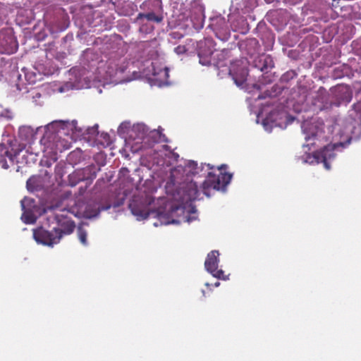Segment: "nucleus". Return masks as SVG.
<instances>
[{
    "mask_svg": "<svg viewBox=\"0 0 361 361\" xmlns=\"http://www.w3.org/2000/svg\"><path fill=\"white\" fill-rule=\"evenodd\" d=\"M200 167L194 161H188L184 166H178L171 171V179L173 183H178L176 175L178 173L186 174V181L180 184L173 194V200L178 204L171 206L168 212L155 211L151 207L154 199L151 195L134 196L129 204V208L132 214L140 221L148 218L151 214H154L158 221L154 223V226L159 225L178 224L179 221L173 218V214L179 209L184 210L188 204L194 200H200V192L198 190L197 183L190 180L189 177L199 173Z\"/></svg>",
    "mask_w": 361,
    "mask_h": 361,
    "instance_id": "nucleus-1",
    "label": "nucleus"
},
{
    "mask_svg": "<svg viewBox=\"0 0 361 361\" xmlns=\"http://www.w3.org/2000/svg\"><path fill=\"white\" fill-rule=\"evenodd\" d=\"M126 66L121 58L111 56L106 61L99 59L98 54L91 49L85 50L80 59V66L72 68L69 71V80L60 87L63 92L71 89L80 90L90 87L91 80L104 79L110 82L120 83Z\"/></svg>",
    "mask_w": 361,
    "mask_h": 361,
    "instance_id": "nucleus-2",
    "label": "nucleus"
},
{
    "mask_svg": "<svg viewBox=\"0 0 361 361\" xmlns=\"http://www.w3.org/2000/svg\"><path fill=\"white\" fill-rule=\"evenodd\" d=\"M77 121L71 122L68 121H54L44 128L42 126L36 130L29 126L19 128L18 137L22 141L30 144L35 138L36 133L44 130V133L40 139V144L43 146V152L50 157L55 156L61 152L68 142L63 136H68L71 133H82V128L77 127Z\"/></svg>",
    "mask_w": 361,
    "mask_h": 361,
    "instance_id": "nucleus-3",
    "label": "nucleus"
},
{
    "mask_svg": "<svg viewBox=\"0 0 361 361\" xmlns=\"http://www.w3.org/2000/svg\"><path fill=\"white\" fill-rule=\"evenodd\" d=\"M355 129V124L351 122L336 123L329 128V130L333 134L332 140L334 142L327 145L318 151L321 163L324 164L326 169H331L329 161L334 159L336 157L334 151L338 150L340 147L344 148L350 143Z\"/></svg>",
    "mask_w": 361,
    "mask_h": 361,
    "instance_id": "nucleus-4",
    "label": "nucleus"
},
{
    "mask_svg": "<svg viewBox=\"0 0 361 361\" xmlns=\"http://www.w3.org/2000/svg\"><path fill=\"white\" fill-rule=\"evenodd\" d=\"M68 212L66 209L61 210L59 212L54 214V219L59 226L65 227L66 232L62 231L61 228H54L49 231L43 227H38L33 229V238L39 244L44 246H53L59 243L63 234H68L73 232L75 224L73 221L68 217Z\"/></svg>",
    "mask_w": 361,
    "mask_h": 361,
    "instance_id": "nucleus-5",
    "label": "nucleus"
},
{
    "mask_svg": "<svg viewBox=\"0 0 361 361\" xmlns=\"http://www.w3.org/2000/svg\"><path fill=\"white\" fill-rule=\"evenodd\" d=\"M232 178V174L228 173H221L216 176L212 172L208 173L206 180L202 185V192L207 197H210L209 190L225 191L226 186L230 183Z\"/></svg>",
    "mask_w": 361,
    "mask_h": 361,
    "instance_id": "nucleus-6",
    "label": "nucleus"
},
{
    "mask_svg": "<svg viewBox=\"0 0 361 361\" xmlns=\"http://www.w3.org/2000/svg\"><path fill=\"white\" fill-rule=\"evenodd\" d=\"M295 118L283 111H272L262 121V126L266 131L271 132L273 127L285 129L292 123Z\"/></svg>",
    "mask_w": 361,
    "mask_h": 361,
    "instance_id": "nucleus-7",
    "label": "nucleus"
},
{
    "mask_svg": "<svg viewBox=\"0 0 361 361\" xmlns=\"http://www.w3.org/2000/svg\"><path fill=\"white\" fill-rule=\"evenodd\" d=\"M331 99L329 103H326L319 109H327L333 106L338 107L341 105H347L352 99V91L349 87L338 85L331 90Z\"/></svg>",
    "mask_w": 361,
    "mask_h": 361,
    "instance_id": "nucleus-8",
    "label": "nucleus"
},
{
    "mask_svg": "<svg viewBox=\"0 0 361 361\" xmlns=\"http://www.w3.org/2000/svg\"><path fill=\"white\" fill-rule=\"evenodd\" d=\"M227 73L232 78L235 84L241 88H245L248 70L247 63L245 60H236L231 63L228 68H226Z\"/></svg>",
    "mask_w": 361,
    "mask_h": 361,
    "instance_id": "nucleus-9",
    "label": "nucleus"
},
{
    "mask_svg": "<svg viewBox=\"0 0 361 361\" xmlns=\"http://www.w3.org/2000/svg\"><path fill=\"white\" fill-rule=\"evenodd\" d=\"M301 128L306 142H308L322 135L324 133V123L319 118H312L310 120L304 121L301 125Z\"/></svg>",
    "mask_w": 361,
    "mask_h": 361,
    "instance_id": "nucleus-10",
    "label": "nucleus"
},
{
    "mask_svg": "<svg viewBox=\"0 0 361 361\" xmlns=\"http://www.w3.org/2000/svg\"><path fill=\"white\" fill-rule=\"evenodd\" d=\"M10 150L6 147L4 144H0V164L4 169H7L9 166L7 164L5 157H8L11 162H14L17 155L25 147V144L21 143L17 145L16 140H9Z\"/></svg>",
    "mask_w": 361,
    "mask_h": 361,
    "instance_id": "nucleus-11",
    "label": "nucleus"
},
{
    "mask_svg": "<svg viewBox=\"0 0 361 361\" xmlns=\"http://www.w3.org/2000/svg\"><path fill=\"white\" fill-rule=\"evenodd\" d=\"M148 129V127L144 123H137L133 125L129 130V142H135L131 147L133 152H137L142 148V142H145Z\"/></svg>",
    "mask_w": 361,
    "mask_h": 361,
    "instance_id": "nucleus-12",
    "label": "nucleus"
},
{
    "mask_svg": "<svg viewBox=\"0 0 361 361\" xmlns=\"http://www.w3.org/2000/svg\"><path fill=\"white\" fill-rule=\"evenodd\" d=\"M18 44L10 28L0 31V54H12L16 51Z\"/></svg>",
    "mask_w": 361,
    "mask_h": 361,
    "instance_id": "nucleus-13",
    "label": "nucleus"
},
{
    "mask_svg": "<svg viewBox=\"0 0 361 361\" xmlns=\"http://www.w3.org/2000/svg\"><path fill=\"white\" fill-rule=\"evenodd\" d=\"M214 32L215 35L220 40L228 41L231 37L230 30L226 19L222 16H216L211 18L209 25Z\"/></svg>",
    "mask_w": 361,
    "mask_h": 361,
    "instance_id": "nucleus-14",
    "label": "nucleus"
},
{
    "mask_svg": "<svg viewBox=\"0 0 361 361\" xmlns=\"http://www.w3.org/2000/svg\"><path fill=\"white\" fill-rule=\"evenodd\" d=\"M20 204L23 211L22 221L25 224L35 223L37 219L35 213L38 210L35 200L33 198L25 197L20 201Z\"/></svg>",
    "mask_w": 361,
    "mask_h": 361,
    "instance_id": "nucleus-15",
    "label": "nucleus"
},
{
    "mask_svg": "<svg viewBox=\"0 0 361 361\" xmlns=\"http://www.w3.org/2000/svg\"><path fill=\"white\" fill-rule=\"evenodd\" d=\"M25 79L29 85H33L43 78V75H49L51 71L47 70L43 64L37 63L32 69L23 68Z\"/></svg>",
    "mask_w": 361,
    "mask_h": 361,
    "instance_id": "nucleus-16",
    "label": "nucleus"
},
{
    "mask_svg": "<svg viewBox=\"0 0 361 361\" xmlns=\"http://www.w3.org/2000/svg\"><path fill=\"white\" fill-rule=\"evenodd\" d=\"M190 18L195 29L199 30L202 28L204 21V6L201 4H195L192 8Z\"/></svg>",
    "mask_w": 361,
    "mask_h": 361,
    "instance_id": "nucleus-17",
    "label": "nucleus"
},
{
    "mask_svg": "<svg viewBox=\"0 0 361 361\" xmlns=\"http://www.w3.org/2000/svg\"><path fill=\"white\" fill-rule=\"evenodd\" d=\"M254 66L260 71L267 73L274 67V63L270 55H262L255 59Z\"/></svg>",
    "mask_w": 361,
    "mask_h": 361,
    "instance_id": "nucleus-18",
    "label": "nucleus"
},
{
    "mask_svg": "<svg viewBox=\"0 0 361 361\" xmlns=\"http://www.w3.org/2000/svg\"><path fill=\"white\" fill-rule=\"evenodd\" d=\"M16 88L19 92H21L23 94H27L26 98L31 99L36 105H42L43 101L41 99L42 95L38 89H28L27 87H21L19 84L16 85Z\"/></svg>",
    "mask_w": 361,
    "mask_h": 361,
    "instance_id": "nucleus-19",
    "label": "nucleus"
},
{
    "mask_svg": "<svg viewBox=\"0 0 361 361\" xmlns=\"http://www.w3.org/2000/svg\"><path fill=\"white\" fill-rule=\"evenodd\" d=\"M82 176H84V181L90 185L93 179L96 178L97 172L100 170L97 166L94 164L89 165L85 168L79 169Z\"/></svg>",
    "mask_w": 361,
    "mask_h": 361,
    "instance_id": "nucleus-20",
    "label": "nucleus"
},
{
    "mask_svg": "<svg viewBox=\"0 0 361 361\" xmlns=\"http://www.w3.org/2000/svg\"><path fill=\"white\" fill-rule=\"evenodd\" d=\"M166 141L167 140L165 135L160 133L159 130H157L155 129L149 130L148 129V133L147 135L145 142H161Z\"/></svg>",
    "mask_w": 361,
    "mask_h": 361,
    "instance_id": "nucleus-21",
    "label": "nucleus"
},
{
    "mask_svg": "<svg viewBox=\"0 0 361 361\" xmlns=\"http://www.w3.org/2000/svg\"><path fill=\"white\" fill-rule=\"evenodd\" d=\"M213 52L210 50L204 51L203 49H200L198 51V57L200 63L203 66H209L211 63Z\"/></svg>",
    "mask_w": 361,
    "mask_h": 361,
    "instance_id": "nucleus-22",
    "label": "nucleus"
},
{
    "mask_svg": "<svg viewBox=\"0 0 361 361\" xmlns=\"http://www.w3.org/2000/svg\"><path fill=\"white\" fill-rule=\"evenodd\" d=\"M349 114L354 121L358 120L361 122V99L352 105Z\"/></svg>",
    "mask_w": 361,
    "mask_h": 361,
    "instance_id": "nucleus-23",
    "label": "nucleus"
},
{
    "mask_svg": "<svg viewBox=\"0 0 361 361\" xmlns=\"http://www.w3.org/2000/svg\"><path fill=\"white\" fill-rule=\"evenodd\" d=\"M68 185L71 187L75 186L80 181H84V176H82L79 169L68 175Z\"/></svg>",
    "mask_w": 361,
    "mask_h": 361,
    "instance_id": "nucleus-24",
    "label": "nucleus"
},
{
    "mask_svg": "<svg viewBox=\"0 0 361 361\" xmlns=\"http://www.w3.org/2000/svg\"><path fill=\"white\" fill-rule=\"evenodd\" d=\"M142 18H146L149 21H154L156 23H160L163 20V17L161 16H157L154 12H149L147 13H140L137 15L136 20L139 21Z\"/></svg>",
    "mask_w": 361,
    "mask_h": 361,
    "instance_id": "nucleus-25",
    "label": "nucleus"
},
{
    "mask_svg": "<svg viewBox=\"0 0 361 361\" xmlns=\"http://www.w3.org/2000/svg\"><path fill=\"white\" fill-rule=\"evenodd\" d=\"M302 159L304 163H307L310 164L321 163L318 152L314 153L313 154H306L302 157Z\"/></svg>",
    "mask_w": 361,
    "mask_h": 361,
    "instance_id": "nucleus-26",
    "label": "nucleus"
},
{
    "mask_svg": "<svg viewBox=\"0 0 361 361\" xmlns=\"http://www.w3.org/2000/svg\"><path fill=\"white\" fill-rule=\"evenodd\" d=\"M13 118V111L0 104V119L11 120Z\"/></svg>",
    "mask_w": 361,
    "mask_h": 361,
    "instance_id": "nucleus-27",
    "label": "nucleus"
},
{
    "mask_svg": "<svg viewBox=\"0 0 361 361\" xmlns=\"http://www.w3.org/2000/svg\"><path fill=\"white\" fill-rule=\"evenodd\" d=\"M131 129L129 122H123L118 128V133L119 135L128 134L129 138V130Z\"/></svg>",
    "mask_w": 361,
    "mask_h": 361,
    "instance_id": "nucleus-28",
    "label": "nucleus"
},
{
    "mask_svg": "<svg viewBox=\"0 0 361 361\" xmlns=\"http://www.w3.org/2000/svg\"><path fill=\"white\" fill-rule=\"evenodd\" d=\"M78 238L81 242L82 246H87V233L85 230L82 228L78 229Z\"/></svg>",
    "mask_w": 361,
    "mask_h": 361,
    "instance_id": "nucleus-29",
    "label": "nucleus"
},
{
    "mask_svg": "<svg viewBox=\"0 0 361 361\" xmlns=\"http://www.w3.org/2000/svg\"><path fill=\"white\" fill-rule=\"evenodd\" d=\"M111 207V204H109V203L105 205H99V206H98L97 209L95 212V213L90 214L89 217L90 218L97 217L101 211L107 210V209H110Z\"/></svg>",
    "mask_w": 361,
    "mask_h": 361,
    "instance_id": "nucleus-30",
    "label": "nucleus"
},
{
    "mask_svg": "<svg viewBox=\"0 0 361 361\" xmlns=\"http://www.w3.org/2000/svg\"><path fill=\"white\" fill-rule=\"evenodd\" d=\"M153 70H154V72H153L154 75H160L165 78H168V76H169V69L166 67L159 69V71L158 72L156 71L155 68H153Z\"/></svg>",
    "mask_w": 361,
    "mask_h": 361,
    "instance_id": "nucleus-31",
    "label": "nucleus"
},
{
    "mask_svg": "<svg viewBox=\"0 0 361 361\" xmlns=\"http://www.w3.org/2000/svg\"><path fill=\"white\" fill-rule=\"evenodd\" d=\"M27 188L29 190H33L36 188L35 185V177H30L26 182Z\"/></svg>",
    "mask_w": 361,
    "mask_h": 361,
    "instance_id": "nucleus-32",
    "label": "nucleus"
},
{
    "mask_svg": "<svg viewBox=\"0 0 361 361\" xmlns=\"http://www.w3.org/2000/svg\"><path fill=\"white\" fill-rule=\"evenodd\" d=\"M97 128H98V126L95 125L94 127H92L91 128H88L87 129V131H88L87 133L88 134H92V135L97 134L98 133Z\"/></svg>",
    "mask_w": 361,
    "mask_h": 361,
    "instance_id": "nucleus-33",
    "label": "nucleus"
},
{
    "mask_svg": "<svg viewBox=\"0 0 361 361\" xmlns=\"http://www.w3.org/2000/svg\"><path fill=\"white\" fill-rule=\"evenodd\" d=\"M175 51L177 54H183L186 51V49L183 46H178L175 49Z\"/></svg>",
    "mask_w": 361,
    "mask_h": 361,
    "instance_id": "nucleus-34",
    "label": "nucleus"
},
{
    "mask_svg": "<svg viewBox=\"0 0 361 361\" xmlns=\"http://www.w3.org/2000/svg\"><path fill=\"white\" fill-rule=\"evenodd\" d=\"M87 188V184L86 185V186L85 188L80 187L79 188V194L82 195L85 192Z\"/></svg>",
    "mask_w": 361,
    "mask_h": 361,
    "instance_id": "nucleus-35",
    "label": "nucleus"
},
{
    "mask_svg": "<svg viewBox=\"0 0 361 361\" xmlns=\"http://www.w3.org/2000/svg\"><path fill=\"white\" fill-rule=\"evenodd\" d=\"M239 20H240L241 23L243 24L242 29L243 30H245L246 27H244L245 25H247V23H246L245 20L243 19V18H240Z\"/></svg>",
    "mask_w": 361,
    "mask_h": 361,
    "instance_id": "nucleus-36",
    "label": "nucleus"
},
{
    "mask_svg": "<svg viewBox=\"0 0 361 361\" xmlns=\"http://www.w3.org/2000/svg\"><path fill=\"white\" fill-rule=\"evenodd\" d=\"M228 53V51L226 50H223L220 54H217V56H222V57H224Z\"/></svg>",
    "mask_w": 361,
    "mask_h": 361,
    "instance_id": "nucleus-37",
    "label": "nucleus"
},
{
    "mask_svg": "<svg viewBox=\"0 0 361 361\" xmlns=\"http://www.w3.org/2000/svg\"><path fill=\"white\" fill-rule=\"evenodd\" d=\"M313 144H314L313 142H311V143H308V144H307V145H303V147H304V148L307 147V148H308V149H310V148H309L310 145H313Z\"/></svg>",
    "mask_w": 361,
    "mask_h": 361,
    "instance_id": "nucleus-38",
    "label": "nucleus"
},
{
    "mask_svg": "<svg viewBox=\"0 0 361 361\" xmlns=\"http://www.w3.org/2000/svg\"><path fill=\"white\" fill-rule=\"evenodd\" d=\"M154 2L156 3L157 6H161V1L159 0H154Z\"/></svg>",
    "mask_w": 361,
    "mask_h": 361,
    "instance_id": "nucleus-39",
    "label": "nucleus"
},
{
    "mask_svg": "<svg viewBox=\"0 0 361 361\" xmlns=\"http://www.w3.org/2000/svg\"><path fill=\"white\" fill-rule=\"evenodd\" d=\"M216 66L217 68H219V67H222V66H224V65H222V64L221 63V62H217V63L216 64Z\"/></svg>",
    "mask_w": 361,
    "mask_h": 361,
    "instance_id": "nucleus-40",
    "label": "nucleus"
},
{
    "mask_svg": "<svg viewBox=\"0 0 361 361\" xmlns=\"http://www.w3.org/2000/svg\"><path fill=\"white\" fill-rule=\"evenodd\" d=\"M265 97L262 95V94H259L258 97H257V99H264Z\"/></svg>",
    "mask_w": 361,
    "mask_h": 361,
    "instance_id": "nucleus-41",
    "label": "nucleus"
},
{
    "mask_svg": "<svg viewBox=\"0 0 361 361\" xmlns=\"http://www.w3.org/2000/svg\"><path fill=\"white\" fill-rule=\"evenodd\" d=\"M227 167V165L226 164H222L220 167H219V169H226Z\"/></svg>",
    "mask_w": 361,
    "mask_h": 361,
    "instance_id": "nucleus-42",
    "label": "nucleus"
},
{
    "mask_svg": "<svg viewBox=\"0 0 361 361\" xmlns=\"http://www.w3.org/2000/svg\"><path fill=\"white\" fill-rule=\"evenodd\" d=\"M235 30H238V28H235ZM238 30L241 32H244V30L242 29V30H240V29H238Z\"/></svg>",
    "mask_w": 361,
    "mask_h": 361,
    "instance_id": "nucleus-43",
    "label": "nucleus"
},
{
    "mask_svg": "<svg viewBox=\"0 0 361 361\" xmlns=\"http://www.w3.org/2000/svg\"><path fill=\"white\" fill-rule=\"evenodd\" d=\"M176 35H178V33H176V32L173 33V35H174V37H176Z\"/></svg>",
    "mask_w": 361,
    "mask_h": 361,
    "instance_id": "nucleus-44",
    "label": "nucleus"
},
{
    "mask_svg": "<svg viewBox=\"0 0 361 361\" xmlns=\"http://www.w3.org/2000/svg\"><path fill=\"white\" fill-rule=\"evenodd\" d=\"M118 206H119V204H116L114 205V207H118Z\"/></svg>",
    "mask_w": 361,
    "mask_h": 361,
    "instance_id": "nucleus-45",
    "label": "nucleus"
},
{
    "mask_svg": "<svg viewBox=\"0 0 361 361\" xmlns=\"http://www.w3.org/2000/svg\"><path fill=\"white\" fill-rule=\"evenodd\" d=\"M190 221H191V219H190V218H188V219H187V221H188V222H190Z\"/></svg>",
    "mask_w": 361,
    "mask_h": 361,
    "instance_id": "nucleus-46",
    "label": "nucleus"
},
{
    "mask_svg": "<svg viewBox=\"0 0 361 361\" xmlns=\"http://www.w3.org/2000/svg\"><path fill=\"white\" fill-rule=\"evenodd\" d=\"M218 75H220L221 78H223V75H220V72H219V73H218Z\"/></svg>",
    "mask_w": 361,
    "mask_h": 361,
    "instance_id": "nucleus-47",
    "label": "nucleus"
},
{
    "mask_svg": "<svg viewBox=\"0 0 361 361\" xmlns=\"http://www.w3.org/2000/svg\"><path fill=\"white\" fill-rule=\"evenodd\" d=\"M122 170L128 171V169L126 168H123V169H122Z\"/></svg>",
    "mask_w": 361,
    "mask_h": 361,
    "instance_id": "nucleus-48",
    "label": "nucleus"
},
{
    "mask_svg": "<svg viewBox=\"0 0 361 361\" xmlns=\"http://www.w3.org/2000/svg\"><path fill=\"white\" fill-rule=\"evenodd\" d=\"M51 209H55V207L51 206Z\"/></svg>",
    "mask_w": 361,
    "mask_h": 361,
    "instance_id": "nucleus-49",
    "label": "nucleus"
},
{
    "mask_svg": "<svg viewBox=\"0 0 361 361\" xmlns=\"http://www.w3.org/2000/svg\"><path fill=\"white\" fill-rule=\"evenodd\" d=\"M271 82V80L270 79L267 81V82Z\"/></svg>",
    "mask_w": 361,
    "mask_h": 361,
    "instance_id": "nucleus-50",
    "label": "nucleus"
}]
</instances>
